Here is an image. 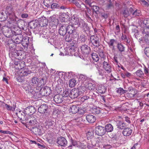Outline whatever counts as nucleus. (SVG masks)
Masks as SVG:
<instances>
[{"label":"nucleus","instance_id":"nucleus-28","mask_svg":"<svg viewBox=\"0 0 149 149\" xmlns=\"http://www.w3.org/2000/svg\"><path fill=\"white\" fill-rule=\"evenodd\" d=\"M78 24L80 27L82 28L85 31H86L88 29L87 24L85 23L83 20H79Z\"/></svg>","mask_w":149,"mask_h":149},{"label":"nucleus","instance_id":"nucleus-40","mask_svg":"<svg viewBox=\"0 0 149 149\" xmlns=\"http://www.w3.org/2000/svg\"><path fill=\"white\" fill-rule=\"evenodd\" d=\"M137 77H143L144 76V73L141 70H137L135 73Z\"/></svg>","mask_w":149,"mask_h":149},{"label":"nucleus","instance_id":"nucleus-5","mask_svg":"<svg viewBox=\"0 0 149 149\" xmlns=\"http://www.w3.org/2000/svg\"><path fill=\"white\" fill-rule=\"evenodd\" d=\"M95 131L96 134L100 136L104 135L106 133L105 127L100 126H96Z\"/></svg>","mask_w":149,"mask_h":149},{"label":"nucleus","instance_id":"nucleus-52","mask_svg":"<svg viewBox=\"0 0 149 149\" xmlns=\"http://www.w3.org/2000/svg\"><path fill=\"white\" fill-rule=\"evenodd\" d=\"M93 132L92 131H89L86 134V136L87 138L88 139H89L93 137Z\"/></svg>","mask_w":149,"mask_h":149},{"label":"nucleus","instance_id":"nucleus-30","mask_svg":"<svg viewBox=\"0 0 149 149\" xmlns=\"http://www.w3.org/2000/svg\"><path fill=\"white\" fill-rule=\"evenodd\" d=\"M70 23L71 24L74 25V24H78L79 22V19L77 17L73 16L72 17L70 21Z\"/></svg>","mask_w":149,"mask_h":149},{"label":"nucleus","instance_id":"nucleus-61","mask_svg":"<svg viewBox=\"0 0 149 149\" xmlns=\"http://www.w3.org/2000/svg\"><path fill=\"white\" fill-rule=\"evenodd\" d=\"M99 56L101 58H104V55L103 52L102 50H100L99 51Z\"/></svg>","mask_w":149,"mask_h":149},{"label":"nucleus","instance_id":"nucleus-47","mask_svg":"<svg viewBox=\"0 0 149 149\" xmlns=\"http://www.w3.org/2000/svg\"><path fill=\"white\" fill-rule=\"evenodd\" d=\"M52 2V1H51V0H44L43 3L45 6L48 8L50 6Z\"/></svg>","mask_w":149,"mask_h":149},{"label":"nucleus","instance_id":"nucleus-29","mask_svg":"<svg viewBox=\"0 0 149 149\" xmlns=\"http://www.w3.org/2000/svg\"><path fill=\"white\" fill-rule=\"evenodd\" d=\"M31 83L34 87H37L39 86V79L37 77H33L31 79Z\"/></svg>","mask_w":149,"mask_h":149},{"label":"nucleus","instance_id":"nucleus-56","mask_svg":"<svg viewBox=\"0 0 149 149\" xmlns=\"http://www.w3.org/2000/svg\"><path fill=\"white\" fill-rule=\"evenodd\" d=\"M79 40L82 42H84L86 40L85 36L83 34L81 35L79 38Z\"/></svg>","mask_w":149,"mask_h":149},{"label":"nucleus","instance_id":"nucleus-63","mask_svg":"<svg viewBox=\"0 0 149 149\" xmlns=\"http://www.w3.org/2000/svg\"><path fill=\"white\" fill-rule=\"evenodd\" d=\"M58 6V5L56 3H51L50 5L51 8L52 9H53L56 8Z\"/></svg>","mask_w":149,"mask_h":149},{"label":"nucleus","instance_id":"nucleus-1","mask_svg":"<svg viewBox=\"0 0 149 149\" xmlns=\"http://www.w3.org/2000/svg\"><path fill=\"white\" fill-rule=\"evenodd\" d=\"M15 115L17 116L19 120L21 121L22 123L24 124L26 122L27 119L25 117V114L26 113H24L23 111H21L19 109H17L15 111Z\"/></svg>","mask_w":149,"mask_h":149},{"label":"nucleus","instance_id":"nucleus-15","mask_svg":"<svg viewBox=\"0 0 149 149\" xmlns=\"http://www.w3.org/2000/svg\"><path fill=\"white\" fill-rule=\"evenodd\" d=\"M84 117H85L87 121L90 123H94L96 120V117L94 116L91 114L85 115Z\"/></svg>","mask_w":149,"mask_h":149},{"label":"nucleus","instance_id":"nucleus-51","mask_svg":"<svg viewBox=\"0 0 149 149\" xmlns=\"http://www.w3.org/2000/svg\"><path fill=\"white\" fill-rule=\"evenodd\" d=\"M76 81L74 79H71L70 81L69 86L71 87H73L75 85Z\"/></svg>","mask_w":149,"mask_h":149},{"label":"nucleus","instance_id":"nucleus-11","mask_svg":"<svg viewBox=\"0 0 149 149\" xmlns=\"http://www.w3.org/2000/svg\"><path fill=\"white\" fill-rule=\"evenodd\" d=\"M90 40L92 44L94 46L96 47L99 46V38L97 36H92L90 38Z\"/></svg>","mask_w":149,"mask_h":149},{"label":"nucleus","instance_id":"nucleus-4","mask_svg":"<svg viewBox=\"0 0 149 149\" xmlns=\"http://www.w3.org/2000/svg\"><path fill=\"white\" fill-rule=\"evenodd\" d=\"M44 125L47 129L51 130L55 127L56 123L51 119H47L45 122Z\"/></svg>","mask_w":149,"mask_h":149},{"label":"nucleus","instance_id":"nucleus-53","mask_svg":"<svg viewBox=\"0 0 149 149\" xmlns=\"http://www.w3.org/2000/svg\"><path fill=\"white\" fill-rule=\"evenodd\" d=\"M117 92L118 93L121 95L125 93L126 92V90H124L123 88H118L117 91Z\"/></svg>","mask_w":149,"mask_h":149},{"label":"nucleus","instance_id":"nucleus-14","mask_svg":"<svg viewBox=\"0 0 149 149\" xmlns=\"http://www.w3.org/2000/svg\"><path fill=\"white\" fill-rule=\"evenodd\" d=\"M57 143L61 146L65 147L67 144V141L64 137H60L58 138Z\"/></svg>","mask_w":149,"mask_h":149},{"label":"nucleus","instance_id":"nucleus-50","mask_svg":"<svg viewBox=\"0 0 149 149\" xmlns=\"http://www.w3.org/2000/svg\"><path fill=\"white\" fill-rule=\"evenodd\" d=\"M70 95L69 91L68 90L66 89L64 91L62 96H63V97H68V96L70 97Z\"/></svg>","mask_w":149,"mask_h":149},{"label":"nucleus","instance_id":"nucleus-31","mask_svg":"<svg viewBox=\"0 0 149 149\" xmlns=\"http://www.w3.org/2000/svg\"><path fill=\"white\" fill-rule=\"evenodd\" d=\"M121 40L122 41L124 42V43L126 45H127L130 42L129 38L126 36L125 32L122 33L121 36Z\"/></svg>","mask_w":149,"mask_h":149},{"label":"nucleus","instance_id":"nucleus-18","mask_svg":"<svg viewBox=\"0 0 149 149\" xmlns=\"http://www.w3.org/2000/svg\"><path fill=\"white\" fill-rule=\"evenodd\" d=\"M19 72L20 77H24L30 73L31 71H29L28 69L25 68L19 70Z\"/></svg>","mask_w":149,"mask_h":149},{"label":"nucleus","instance_id":"nucleus-20","mask_svg":"<svg viewBox=\"0 0 149 149\" xmlns=\"http://www.w3.org/2000/svg\"><path fill=\"white\" fill-rule=\"evenodd\" d=\"M79 92L78 90L72 89L70 93V97L72 98L77 97L79 95Z\"/></svg>","mask_w":149,"mask_h":149},{"label":"nucleus","instance_id":"nucleus-24","mask_svg":"<svg viewBox=\"0 0 149 149\" xmlns=\"http://www.w3.org/2000/svg\"><path fill=\"white\" fill-rule=\"evenodd\" d=\"M29 37L28 36L23 37V39L22 41V44L23 47H27L29 43Z\"/></svg>","mask_w":149,"mask_h":149},{"label":"nucleus","instance_id":"nucleus-9","mask_svg":"<svg viewBox=\"0 0 149 149\" xmlns=\"http://www.w3.org/2000/svg\"><path fill=\"white\" fill-rule=\"evenodd\" d=\"M143 34H145L144 37V40L147 44H149V28H146L143 31Z\"/></svg>","mask_w":149,"mask_h":149},{"label":"nucleus","instance_id":"nucleus-48","mask_svg":"<svg viewBox=\"0 0 149 149\" xmlns=\"http://www.w3.org/2000/svg\"><path fill=\"white\" fill-rule=\"evenodd\" d=\"M29 25L31 29H35L37 25L36 22L34 21L30 22Z\"/></svg>","mask_w":149,"mask_h":149},{"label":"nucleus","instance_id":"nucleus-46","mask_svg":"<svg viewBox=\"0 0 149 149\" xmlns=\"http://www.w3.org/2000/svg\"><path fill=\"white\" fill-rule=\"evenodd\" d=\"M2 33L5 35V32H7L10 30V28L7 26H3L1 28Z\"/></svg>","mask_w":149,"mask_h":149},{"label":"nucleus","instance_id":"nucleus-35","mask_svg":"<svg viewBox=\"0 0 149 149\" xmlns=\"http://www.w3.org/2000/svg\"><path fill=\"white\" fill-rule=\"evenodd\" d=\"M68 16L66 14L61 13L60 15L59 19L62 22H65L67 21Z\"/></svg>","mask_w":149,"mask_h":149},{"label":"nucleus","instance_id":"nucleus-12","mask_svg":"<svg viewBox=\"0 0 149 149\" xmlns=\"http://www.w3.org/2000/svg\"><path fill=\"white\" fill-rule=\"evenodd\" d=\"M19 33L16 35V36H14L12 39L14 42L16 44H19L22 42L23 39V35Z\"/></svg>","mask_w":149,"mask_h":149},{"label":"nucleus","instance_id":"nucleus-64","mask_svg":"<svg viewBox=\"0 0 149 149\" xmlns=\"http://www.w3.org/2000/svg\"><path fill=\"white\" fill-rule=\"evenodd\" d=\"M44 114L43 115V117L44 118H45V119H47L49 118V114L48 113L45 112V113H44Z\"/></svg>","mask_w":149,"mask_h":149},{"label":"nucleus","instance_id":"nucleus-59","mask_svg":"<svg viewBox=\"0 0 149 149\" xmlns=\"http://www.w3.org/2000/svg\"><path fill=\"white\" fill-rule=\"evenodd\" d=\"M144 52L147 56L149 57V47H146L145 48Z\"/></svg>","mask_w":149,"mask_h":149},{"label":"nucleus","instance_id":"nucleus-3","mask_svg":"<svg viewBox=\"0 0 149 149\" xmlns=\"http://www.w3.org/2000/svg\"><path fill=\"white\" fill-rule=\"evenodd\" d=\"M6 11L9 15V18L11 21H14L16 17L14 11V10L12 5L10 4L8 5L6 7Z\"/></svg>","mask_w":149,"mask_h":149},{"label":"nucleus","instance_id":"nucleus-36","mask_svg":"<svg viewBox=\"0 0 149 149\" xmlns=\"http://www.w3.org/2000/svg\"><path fill=\"white\" fill-rule=\"evenodd\" d=\"M67 32L66 28L64 26H62L59 30V34L62 36H64L65 35Z\"/></svg>","mask_w":149,"mask_h":149},{"label":"nucleus","instance_id":"nucleus-43","mask_svg":"<svg viewBox=\"0 0 149 149\" xmlns=\"http://www.w3.org/2000/svg\"><path fill=\"white\" fill-rule=\"evenodd\" d=\"M115 41L113 39L110 40L109 42H108V44L109 47L113 49L114 48V44L115 42Z\"/></svg>","mask_w":149,"mask_h":149},{"label":"nucleus","instance_id":"nucleus-25","mask_svg":"<svg viewBox=\"0 0 149 149\" xmlns=\"http://www.w3.org/2000/svg\"><path fill=\"white\" fill-rule=\"evenodd\" d=\"M39 25L41 26H46L48 24L47 20L46 18L44 19L42 18H39L38 20Z\"/></svg>","mask_w":149,"mask_h":149},{"label":"nucleus","instance_id":"nucleus-19","mask_svg":"<svg viewBox=\"0 0 149 149\" xmlns=\"http://www.w3.org/2000/svg\"><path fill=\"white\" fill-rule=\"evenodd\" d=\"M132 132V129L130 127H125L123 131V134L124 136H127L131 135Z\"/></svg>","mask_w":149,"mask_h":149},{"label":"nucleus","instance_id":"nucleus-58","mask_svg":"<svg viewBox=\"0 0 149 149\" xmlns=\"http://www.w3.org/2000/svg\"><path fill=\"white\" fill-rule=\"evenodd\" d=\"M140 1L141 2V3L144 6L148 7L149 6V4L145 0H140Z\"/></svg>","mask_w":149,"mask_h":149},{"label":"nucleus","instance_id":"nucleus-49","mask_svg":"<svg viewBox=\"0 0 149 149\" xmlns=\"http://www.w3.org/2000/svg\"><path fill=\"white\" fill-rule=\"evenodd\" d=\"M117 47L119 50L120 52H122L124 51L125 47L121 43L118 44Z\"/></svg>","mask_w":149,"mask_h":149},{"label":"nucleus","instance_id":"nucleus-6","mask_svg":"<svg viewBox=\"0 0 149 149\" xmlns=\"http://www.w3.org/2000/svg\"><path fill=\"white\" fill-rule=\"evenodd\" d=\"M28 123V124L32 127L36 125L37 121L36 118L34 117L28 116V118L27 119L25 123Z\"/></svg>","mask_w":149,"mask_h":149},{"label":"nucleus","instance_id":"nucleus-13","mask_svg":"<svg viewBox=\"0 0 149 149\" xmlns=\"http://www.w3.org/2000/svg\"><path fill=\"white\" fill-rule=\"evenodd\" d=\"M25 113L29 115H32L36 111V110L34 107L30 106L26 107L25 109Z\"/></svg>","mask_w":149,"mask_h":149},{"label":"nucleus","instance_id":"nucleus-23","mask_svg":"<svg viewBox=\"0 0 149 149\" xmlns=\"http://www.w3.org/2000/svg\"><path fill=\"white\" fill-rule=\"evenodd\" d=\"M48 109L47 105L43 104L41 105L38 109V111L41 113H44L46 112Z\"/></svg>","mask_w":149,"mask_h":149},{"label":"nucleus","instance_id":"nucleus-22","mask_svg":"<svg viewBox=\"0 0 149 149\" xmlns=\"http://www.w3.org/2000/svg\"><path fill=\"white\" fill-rule=\"evenodd\" d=\"M64 98L61 95H57L54 97V100L56 104H60L63 101Z\"/></svg>","mask_w":149,"mask_h":149},{"label":"nucleus","instance_id":"nucleus-10","mask_svg":"<svg viewBox=\"0 0 149 149\" xmlns=\"http://www.w3.org/2000/svg\"><path fill=\"white\" fill-rule=\"evenodd\" d=\"M51 91L49 87L44 88L40 91V94L42 96H47L50 94Z\"/></svg>","mask_w":149,"mask_h":149},{"label":"nucleus","instance_id":"nucleus-45","mask_svg":"<svg viewBox=\"0 0 149 149\" xmlns=\"http://www.w3.org/2000/svg\"><path fill=\"white\" fill-rule=\"evenodd\" d=\"M92 59L95 62L99 60V57L97 54L95 53H93L91 54Z\"/></svg>","mask_w":149,"mask_h":149},{"label":"nucleus","instance_id":"nucleus-54","mask_svg":"<svg viewBox=\"0 0 149 149\" xmlns=\"http://www.w3.org/2000/svg\"><path fill=\"white\" fill-rule=\"evenodd\" d=\"M141 11L139 10H136L132 13V15L134 16H139L141 15Z\"/></svg>","mask_w":149,"mask_h":149},{"label":"nucleus","instance_id":"nucleus-44","mask_svg":"<svg viewBox=\"0 0 149 149\" xmlns=\"http://www.w3.org/2000/svg\"><path fill=\"white\" fill-rule=\"evenodd\" d=\"M87 78L86 76L85 75L80 74L79 75V81H81V82H83L84 83Z\"/></svg>","mask_w":149,"mask_h":149},{"label":"nucleus","instance_id":"nucleus-55","mask_svg":"<svg viewBox=\"0 0 149 149\" xmlns=\"http://www.w3.org/2000/svg\"><path fill=\"white\" fill-rule=\"evenodd\" d=\"M5 106L6 109L8 110L12 111H13L15 110V107L14 106L13 107H11L7 104H6Z\"/></svg>","mask_w":149,"mask_h":149},{"label":"nucleus","instance_id":"nucleus-38","mask_svg":"<svg viewBox=\"0 0 149 149\" xmlns=\"http://www.w3.org/2000/svg\"><path fill=\"white\" fill-rule=\"evenodd\" d=\"M106 90L107 88L103 85H100L98 88V91L99 93H104Z\"/></svg>","mask_w":149,"mask_h":149},{"label":"nucleus","instance_id":"nucleus-33","mask_svg":"<svg viewBox=\"0 0 149 149\" xmlns=\"http://www.w3.org/2000/svg\"><path fill=\"white\" fill-rule=\"evenodd\" d=\"M30 130L35 134H41L40 130L36 125L32 127Z\"/></svg>","mask_w":149,"mask_h":149},{"label":"nucleus","instance_id":"nucleus-17","mask_svg":"<svg viewBox=\"0 0 149 149\" xmlns=\"http://www.w3.org/2000/svg\"><path fill=\"white\" fill-rule=\"evenodd\" d=\"M29 87H27V89L26 88V93H28L32 97H37L38 94H40L39 93L36 92L33 89L30 88V86Z\"/></svg>","mask_w":149,"mask_h":149},{"label":"nucleus","instance_id":"nucleus-27","mask_svg":"<svg viewBox=\"0 0 149 149\" xmlns=\"http://www.w3.org/2000/svg\"><path fill=\"white\" fill-rule=\"evenodd\" d=\"M12 22H14L15 23V24H14L15 26H17L19 27H22V28H23L25 24V22L19 19L17 21L15 18V20Z\"/></svg>","mask_w":149,"mask_h":149},{"label":"nucleus","instance_id":"nucleus-21","mask_svg":"<svg viewBox=\"0 0 149 149\" xmlns=\"http://www.w3.org/2000/svg\"><path fill=\"white\" fill-rule=\"evenodd\" d=\"M81 49L82 53L85 55L88 54L90 51V47L86 45H82L81 47Z\"/></svg>","mask_w":149,"mask_h":149},{"label":"nucleus","instance_id":"nucleus-32","mask_svg":"<svg viewBox=\"0 0 149 149\" xmlns=\"http://www.w3.org/2000/svg\"><path fill=\"white\" fill-rule=\"evenodd\" d=\"M117 128L123 130L125 128L127 125L126 123L120 121H117L116 122Z\"/></svg>","mask_w":149,"mask_h":149},{"label":"nucleus","instance_id":"nucleus-2","mask_svg":"<svg viewBox=\"0 0 149 149\" xmlns=\"http://www.w3.org/2000/svg\"><path fill=\"white\" fill-rule=\"evenodd\" d=\"M17 28L15 29L13 28L12 29H10V30L9 31L7 32H5V35L6 37L8 38H12L15 36H16V34H18L19 33H21V31L20 29H17Z\"/></svg>","mask_w":149,"mask_h":149},{"label":"nucleus","instance_id":"nucleus-16","mask_svg":"<svg viewBox=\"0 0 149 149\" xmlns=\"http://www.w3.org/2000/svg\"><path fill=\"white\" fill-rule=\"evenodd\" d=\"M58 20L55 16H53L51 17L50 25L51 26L56 27L58 24Z\"/></svg>","mask_w":149,"mask_h":149},{"label":"nucleus","instance_id":"nucleus-41","mask_svg":"<svg viewBox=\"0 0 149 149\" xmlns=\"http://www.w3.org/2000/svg\"><path fill=\"white\" fill-rule=\"evenodd\" d=\"M97 70L98 71L97 73L100 75L103 76L106 75L105 74L106 72L102 68H98L97 69Z\"/></svg>","mask_w":149,"mask_h":149},{"label":"nucleus","instance_id":"nucleus-26","mask_svg":"<svg viewBox=\"0 0 149 149\" xmlns=\"http://www.w3.org/2000/svg\"><path fill=\"white\" fill-rule=\"evenodd\" d=\"M137 93L136 91L132 88L129 90L128 93L126 94V96L128 98H132Z\"/></svg>","mask_w":149,"mask_h":149},{"label":"nucleus","instance_id":"nucleus-34","mask_svg":"<svg viewBox=\"0 0 149 149\" xmlns=\"http://www.w3.org/2000/svg\"><path fill=\"white\" fill-rule=\"evenodd\" d=\"M79 110V108L76 105H72L69 108L70 112L72 113H75L77 112Z\"/></svg>","mask_w":149,"mask_h":149},{"label":"nucleus","instance_id":"nucleus-7","mask_svg":"<svg viewBox=\"0 0 149 149\" xmlns=\"http://www.w3.org/2000/svg\"><path fill=\"white\" fill-rule=\"evenodd\" d=\"M69 24V25H68L66 28L67 32L70 34H73V35H75V37H77L78 35L74 29L73 25L71 24L70 23Z\"/></svg>","mask_w":149,"mask_h":149},{"label":"nucleus","instance_id":"nucleus-57","mask_svg":"<svg viewBox=\"0 0 149 149\" xmlns=\"http://www.w3.org/2000/svg\"><path fill=\"white\" fill-rule=\"evenodd\" d=\"M93 113L95 114H99L100 112V108H94L93 109V111H92Z\"/></svg>","mask_w":149,"mask_h":149},{"label":"nucleus","instance_id":"nucleus-8","mask_svg":"<svg viewBox=\"0 0 149 149\" xmlns=\"http://www.w3.org/2000/svg\"><path fill=\"white\" fill-rule=\"evenodd\" d=\"M103 65L104 70L107 73H111L112 71V67L109 62L104 61L103 63Z\"/></svg>","mask_w":149,"mask_h":149},{"label":"nucleus","instance_id":"nucleus-37","mask_svg":"<svg viewBox=\"0 0 149 149\" xmlns=\"http://www.w3.org/2000/svg\"><path fill=\"white\" fill-rule=\"evenodd\" d=\"M85 84L86 88H87L88 90L91 91L94 90L95 88V85L91 83L88 82L86 83L85 82Z\"/></svg>","mask_w":149,"mask_h":149},{"label":"nucleus","instance_id":"nucleus-62","mask_svg":"<svg viewBox=\"0 0 149 149\" xmlns=\"http://www.w3.org/2000/svg\"><path fill=\"white\" fill-rule=\"evenodd\" d=\"M78 144L77 146V147H79L81 148H82L84 147V144L83 143L78 141Z\"/></svg>","mask_w":149,"mask_h":149},{"label":"nucleus","instance_id":"nucleus-42","mask_svg":"<svg viewBox=\"0 0 149 149\" xmlns=\"http://www.w3.org/2000/svg\"><path fill=\"white\" fill-rule=\"evenodd\" d=\"M142 21L143 24L146 26V27H144V29L146 28H149V19H143L142 20Z\"/></svg>","mask_w":149,"mask_h":149},{"label":"nucleus","instance_id":"nucleus-60","mask_svg":"<svg viewBox=\"0 0 149 149\" xmlns=\"http://www.w3.org/2000/svg\"><path fill=\"white\" fill-rule=\"evenodd\" d=\"M123 13L124 17H127L129 15V13L128 11L126 10L124 11Z\"/></svg>","mask_w":149,"mask_h":149},{"label":"nucleus","instance_id":"nucleus-39","mask_svg":"<svg viewBox=\"0 0 149 149\" xmlns=\"http://www.w3.org/2000/svg\"><path fill=\"white\" fill-rule=\"evenodd\" d=\"M105 130L106 132H111L113 130V127L112 125L110 124H107L105 126Z\"/></svg>","mask_w":149,"mask_h":149}]
</instances>
